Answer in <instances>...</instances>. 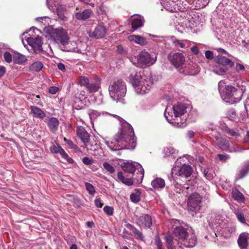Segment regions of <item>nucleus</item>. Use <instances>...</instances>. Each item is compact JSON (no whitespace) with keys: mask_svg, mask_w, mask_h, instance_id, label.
<instances>
[{"mask_svg":"<svg viewBox=\"0 0 249 249\" xmlns=\"http://www.w3.org/2000/svg\"><path fill=\"white\" fill-rule=\"evenodd\" d=\"M122 124L120 131L114 137V141H105L106 145L112 151L120 149H133L136 146V138L131 125L117 115H112Z\"/></svg>","mask_w":249,"mask_h":249,"instance_id":"nucleus-1","label":"nucleus"},{"mask_svg":"<svg viewBox=\"0 0 249 249\" xmlns=\"http://www.w3.org/2000/svg\"><path fill=\"white\" fill-rule=\"evenodd\" d=\"M161 4L166 10L170 12L180 11L181 12L180 18L178 19V22L181 24L183 27H190V22L192 20H190V18L187 16V18H184L183 16L185 17L186 12H187V16L190 17L191 15L189 14V9L191 8V4L189 0H160Z\"/></svg>","mask_w":249,"mask_h":249,"instance_id":"nucleus-2","label":"nucleus"},{"mask_svg":"<svg viewBox=\"0 0 249 249\" xmlns=\"http://www.w3.org/2000/svg\"><path fill=\"white\" fill-rule=\"evenodd\" d=\"M190 108L182 103H178L172 107H167L164 111V116L167 121L174 126L183 128L186 125V119L178 121V118L187 113Z\"/></svg>","mask_w":249,"mask_h":249,"instance_id":"nucleus-3","label":"nucleus"},{"mask_svg":"<svg viewBox=\"0 0 249 249\" xmlns=\"http://www.w3.org/2000/svg\"><path fill=\"white\" fill-rule=\"evenodd\" d=\"M188 228L183 226H177L173 231V235L174 239L178 244L187 248H193L196 244V238L195 235L189 234Z\"/></svg>","mask_w":249,"mask_h":249,"instance_id":"nucleus-4","label":"nucleus"},{"mask_svg":"<svg viewBox=\"0 0 249 249\" xmlns=\"http://www.w3.org/2000/svg\"><path fill=\"white\" fill-rule=\"evenodd\" d=\"M52 36L62 45V50L66 52H76L77 42L69 41V37L65 30L62 28L54 29Z\"/></svg>","mask_w":249,"mask_h":249,"instance_id":"nucleus-5","label":"nucleus"},{"mask_svg":"<svg viewBox=\"0 0 249 249\" xmlns=\"http://www.w3.org/2000/svg\"><path fill=\"white\" fill-rule=\"evenodd\" d=\"M109 96L114 101H118L125 95L126 92V85L122 80L113 79L108 87Z\"/></svg>","mask_w":249,"mask_h":249,"instance_id":"nucleus-6","label":"nucleus"},{"mask_svg":"<svg viewBox=\"0 0 249 249\" xmlns=\"http://www.w3.org/2000/svg\"><path fill=\"white\" fill-rule=\"evenodd\" d=\"M237 89L232 86L227 85L222 81L219 82V92L223 100L232 104L239 100L237 96Z\"/></svg>","mask_w":249,"mask_h":249,"instance_id":"nucleus-7","label":"nucleus"},{"mask_svg":"<svg viewBox=\"0 0 249 249\" xmlns=\"http://www.w3.org/2000/svg\"><path fill=\"white\" fill-rule=\"evenodd\" d=\"M185 159H186V157L184 156L178 158L176 160L172 169V176L175 175L181 177L187 178L192 175L193 169L190 165L186 163Z\"/></svg>","mask_w":249,"mask_h":249,"instance_id":"nucleus-8","label":"nucleus"},{"mask_svg":"<svg viewBox=\"0 0 249 249\" xmlns=\"http://www.w3.org/2000/svg\"><path fill=\"white\" fill-rule=\"evenodd\" d=\"M156 55H152L148 52L145 51L141 52L137 57L130 58V61L132 63L137 67L152 65L156 62Z\"/></svg>","mask_w":249,"mask_h":249,"instance_id":"nucleus-9","label":"nucleus"},{"mask_svg":"<svg viewBox=\"0 0 249 249\" xmlns=\"http://www.w3.org/2000/svg\"><path fill=\"white\" fill-rule=\"evenodd\" d=\"M189 1H190V2H191V0H189ZM209 2V0H194L193 2V5H192V4L191 3H190L191 4V8L189 9V11L188 12L189 13V14H190L191 16L190 17H189V16L188 15V17L190 18V20H192L191 23L190 22V24H191L190 27V26L189 27H183V26L181 25V23H179L178 22V19L180 18V15H181V12L180 11H178L175 12V13H176V17L177 18L176 22L178 24V25H179L181 27H182L183 28H192V27L194 26V23L195 22V20H194V17H193V12L191 10L192 9H199L201 8H203L208 4ZM185 13H186L185 17L183 16V17L184 18H187V12H186Z\"/></svg>","mask_w":249,"mask_h":249,"instance_id":"nucleus-10","label":"nucleus"},{"mask_svg":"<svg viewBox=\"0 0 249 249\" xmlns=\"http://www.w3.org/2000/svg\"><path fill=\"white\" fill-rule=\"evenodd\" d=\"M122 168L123 170L130 174H133L136 171V169L140 173V176L138 181H142L144 177V169L142 166L138 162H133L132 161H127L124 162L122 165Z\"/></svg>","mask_w":249,"mask_h":249,"instance_id":"nucleus-11","label":"nucleus"},{"mask_svg":"<svg viewBox=\"0 0 249 249\" xmlns=\"http://www.w3.org/2000/svg\"><path fill=\"white\" fill-rule=\"evenodd\" d=\"M202 197L198 193H193L188 197L187 206L190 211L196 213L202 207Z\"/></svg>","mask_w":249,"mask_h":249,"instance_id":"nucleus-12","label":"nucleus"},{"mask_svg":"<svg viewBox=\"0 0 249 249\" xmlns=\"http://www.w3.org/2000/svg\"><path fill=\"white\" fill-rule=\"evenodd\" d=\"M169 61L176 69L179 72L185 62V58L184 55L180 53H171L168 56Z\"/></svg>","mask_w":249,"mask_h":249,"instance_id":"nucleus-13","label":"nucleus"},{"mask_svg":"<svg viewBox=\"0 0 249 249\" xmlns=\"http://www.w3.org/2000/svg\"><path fill=\"white\" fill-rule=\"evenodd\" d=\"M152 84L153 82L150 76H143V80H141L135 91L138 94H144L149 91Z\"/></svg>","mask_w":249,"mask_h":249,"instance_id":"nucleus-14","label":"nucleus"},{"mask_svg":"<svg viewBox=\"0 0 249 249\" xmlns=\"http://www.w3.org/2000/svg\"><path fill=\"white\" fill-rule=\"evenodd\" d=\"M179 72L188 75H195L199 71L197 65L192 62H185Z\"/></svg>","mask_w":249,"mask_h":249,"instance_id":"nucleus-15","label":"nucleus"},{"mask_svg":"<svg viewBox=\"0 0 249 249\" xmlns=\"http://www.w3.org/2000/svg\"><path fill=\"white\" fill-rule=\"evenodd\" d=\"M50 150L53 154H59L62 158L65 160L68 163L72 164L74 162L73 159L69 157V155L59 144H53L50 148Z\"/></svg>","mask_w":249,"mask_h":249,"instance_id":"nucleus-16","label":"nucleus"},{"mask_svg":"<svg viewBox=\"0 0 249 249\" xmlns=\"http://www.w3.org/2000/svg\"><path fill=\"white\" fill-rule=\"evenodd\" d=\"M234 66V63L225 56L219 54V72L224 73Z\"/></svg>","mask_w":249,"mask_h":249,"instance_id":"nucleus-17","label":"nucleus"},{"mask_svg":"<svg viewBox=\"0 0 249 249\" xmlns=\"http://www.w3.org/2000/svg\"><path fill=\"white\" fill-rule=\"evenodd\" d=\"M26 40L35 53H39L42 51V40L41 37L37 36L36 38L27 37Z\"/></svg>","mask_w":249,"mask_h":249,"instance_id":"nucleus-18","label":"nucleus"},{"mask_svg":"<svg viewBox=\"0 0 249 249\" xmlns=\"http://www.w3.org/2000/svg\"><path fill=\"white\" fill-rule=\"evenodd\" d=\"M143 76H146L144 75L142 72L132 71L129 76L128 77V80L129 82L132 84L135 90L139 85L141 80H143Z\"/></svg>","mask_w":249,"mask_h":249,"instance_id":"nucleus-19","label":"nucleus"},{"mask_svg":"<svg viewBox=\"0 0 249 249\" xmlns=\"http://www.w3.org/2000/svg\"><path fill=\"white\" fill-rule=\"evenodd\" d=\"M107 32V29L103 23L98 24L94 28L93 32H89V36L90 37H94L96 39L103 38Z\"/></svg>","mask_w":249,"mask_h":249,"instance_id":"nucleus-20","label":"nucleus"},{"mask_svg":"<svg viewBox=\"0 0 249 249\" xmlns=\"http://www.w3.org/2000/svg\"><path fill=\"white\" fill-rule=\"evenodd\" d=\"M77 135L86 146L89 145L90 135L84 127L78 126L77 127Z\"/></svg>","mask_w":249,"mask_h":249,"instance_id":"nucleus-21","label":"nucleus"},{"mask_svg":"<svg viewBox=\"0 0 249 249\" xmlns=\"http://www.w3.org/2000/svg\"><path fill=\"white\" fill-rule=\"evenodd\" d=\"M136 223L142 228H150L152 224L151 216L148 214H143L139 217Z\"/></svg>","mask_w":249,"mask_h":249,"instance_id":"nucleus-22","label":"nucleus"},{"mask_svg":"<svg viewBox=\"0 0 249 249\" xmlns=\"http://www.w3.org/2000/svg\"><path fill=\"white\" fill-rule=\"evenodd\" d=\"M249 234L248 232H242L241 233L237 240V243L241 249H247L249 243Z\"/></svg>","mask_w":249,"mask_h":249,"instance_id":"nucleus-23","label":"nucleus"},{"mask_svg":"<svg viewBox=\"0 0 249 249\" xmlns=\"http://www.w3.org/2000/svg\"><path fill=\"white\" fill-rule=\"evenodd\" d=\"M47 124L49 130L53 133H55L58 129L59 121L55 117H51L48 120H44Z\"/></svg>","mask_w":249,"mask_h":249,"instance_id":"nucleus-24","label":"nucleus"},{"mask_svg":"<svg viewBox=\"0 0 249 249\" xmlns=\"http://www.w3.org/2000/svg\"><path fill=\"white\" fill-rule=\"evenodd\" d=\"M30 109L34 118L43 119L46 116L45 112L36 106H30Z\"/></svg>","mask_w":249,"mask_h":249,"instance_id":"nucleus-25","label":"nucleus"},{"mask_svg":"<svg viewBox=\"0 0 249 249\" xmlns=\"http://www.w3.org/2000/svg\"><path fill=\"white\" fill-rule=\"evenodd\" d=\"M151 185L153 189L159 190L162 189L165 187V182L163 178L157 177L151 181Z\"/></svg>","mask_w":249,"mask_h":249,"instance_id":"nucleus-26","label":"nucleus"},{"mask_svg":"<svg viewBox=\"0 0 249 249\" xmlns=\"http://www.w3.org/2000/svg\"><path fill=\"white\" fill-rule=\"evenodd\" d=\"M167 38L170 40L172 43L177 48H185L186 44L188 42L187 40H178L176 39L174 36H168Z\"/></svg>","mask_w":249,"mask_h":249,"instance_id":"nucleus-27","label":"nucleus"},{"mask_svg":"<svg viewBox=\"0 0 249 249\" xmlns=\"http://www.w3.org/2000/svg\"><path fill=\"white\" fill-rule=\"evenodd\" d=\"M143 17L140 15H137L134 17L132 20V27L134 29L140 28L143 25Z\"/></svg>","mask_w":249,"mask_h":249,"instance_id":"nucleus-28","label":"nucleus"},{"mask_svg":"<svg viewBox=\"0 0 249 249\" xmlns=\"http://www.w3.org/2000/svg\"><path fill=\"white\" fill-rule=\"evenodd\" d=\"M128 40L130 41L134 42L137 44H140L141 45H145L147 44V41L146 39L139 35H131L128 36Z\"/></svg>","mask_w":249,"mask_h":249,"instance_id":"nucleus-29","label":"nucleus"},{"mask_svg":"<svg viewBox=\"0 0 249 249\" xmlns=\"http://www.w3.org/2000/svg\"><path fill=\"white\" fill-rule=\"evenodd\" d=\"M165 241L168 249H183L180 244L176 245L174 242L173 238L170 235L165 236Z\"/></svg>","mask_w":249,"mask_h":249,"instance_id":"nucleus-30","label":"nucleus"},{"mask_svg":"<svg viewBox=\"0 0 249 249\" xmlns=\"http://www.w3.org/2000/svg\"><path fill=\"white\" fill-rule=\"evenodd\" d=\"M100 88V85L98 82L91 80L86 87V89L89 93H91L97 92Z\"/></svg>","mask_w":249,"mask_h":249,"instance_id":"nucleus-31","label":"nucleus"},{"mask_svg":"<svg viewBox=\"0 0 249 249\" xmlns=\"http://www.w3.org/2000/svg\"><path fill=\"white\" fill-rule=\"evenodd\" d=\"M56 13L58 18L61 20H65L67 18V10L66 6L62 5H58L56 9Z\"/></svg>","mask_w":249,"mask_h":249,"instance_id":"nucleus-32","label":"nucleus"},{"mask_svg":"<svg viewBox=\"0 0 249 249\" xmlns=\"http://www.w3.org/2000/svg\"><path fill=\"white\" fill-rule=\"evenodd\" d=\"M91 14V11L90 10L86 9L82 12H77L75 14V18L78 20H86L89 18Z\"/></svg>","mask_w":249,"mask_h":249,"instance_id":"nucleus-33","label":"nucleus"},{"mask_svg":"<svg viewBox=\"0 0 249 249\" xmlns=\"http://www.w3.org/2000/svg\"><path fill=\"white\" fill-rule=\"evenodd\" d=\"M109 114L107 112H100L96 110L93 109H89L88 111V115L89 117V118L92 122L93 121L95 120L98 117L100 116L101 115H109Z\"/></svg>","mask_w":249,"mask_h":249,"instance_id":"nucleus-34","label":"nucleus"},{"mask_svg":"<svg viewBox=\"0 0 249 249\" xmlns=\"http://www.w3.org/2000/svg\"><path fill=\"white\" fill-rule=\"evenodd\" d=\"M221 129L224 133L233 137L239 136V133L235 129L230 128L227 125H224L221 126Z\"/></svg>","mask_w":249,"mask_h":249,"instance_id":"nucleus-35","label":"nucleus"},{"mask_svg":"<svg viewBox=\"0 0 249 249\" xmlns=\"http://www.w3.org/2000/svg\"><path fill=\"white\" fill-rule=\"evenodd\" d=\"M126 227L129 229L134 233L137 238L140 240H142L143 235L141 232H140L136 228L129 223H127L125 225Z\"/></svg>","mask_w":249,"mask_h":249,"instance_id":"nucleus-36","label":"nucleus"},{"mask_svg":"<svg viewBox=\"0 0 249 249\" xmlns=\"http://www.w3.org/2000/svg\"><path fill=\"white\" fill-rule=\"evenodd\" d=\"M117 178L118 179L124 184L128 186L132 185L133 181L131 178H125L122 172H118L117 173Z\"/></svg>","mask_w":249,"mask_h":249,"instance_id":"nucleus-37","label":"nucleus"},{"mask_svg":"<svg viewBox=\"0 0 249 249\" xmlns=\"http://www.w3.org/2000/svg\"><path fill=\"white\" fill-rule=\"evenodd\" d=\"M13 61L16 64H21L25 62L27 59L25 55L20 53H17L14 56Z\"/></svg>","mask_w":249,"mask_h":249,"instance_id":"nucleus-38","label":"nucleus"},{"mask_svg":"<svg viewBox=\"0 0 249 249\" xmlns=\"http://www.w3.org/2000/svg\"><path fill=\"white\" fill-rule=\"evenodd\" d=\"M232 195L235 200L241 202H244L245 200V197L243 194L237 189H235L232 191Z\"/></svg>","mask_w":249,"mask_h":249,"instance_id":"nucleus-39","label":"nucleus"},{"mask_svg":"<svg viewBox=\"0 0 249 249\" xmlns=\"http://www.w3.org/2000/svg\"><path fill=\"white\" fill-rule=\"evenodd\" d=\"M43 67V65L40 61H36L33 63L30 66V70L32 71L38 72L41 71Z\"/></svg>","mask_w":249,"mask_h":249,"instance_id":"nucleus-40","label":"nucleus"},{"mask_svg":"<svg viewBox=\"0 0 249 249\" xmlns=\"http://www.w3.org/2000/svg\"><path fill=\"white\" fill-rule=\"evenodd\" d=\"M76 53L84 54L86 53V50L87 48V45L84 42L78 41V42H77V45L76 46Z\"/></svg>","mask_w":249,"mask_h":249,"instance_id":"nucleus-41","label":"nucleus"},{"mask_svg":"<svg viewBox=\"0 0 249 249\" xmlns=\"http://www.w3.org/2000/svg\"><path fill=\"white\" fill-rule=\"evenodd\" d=\"M249 171V161L246 162L243 168L240 170L238 175V178L241 179L245 177Z\"/></svg>","mask_w":249,"mask_h":249,"instance_id":"nucleus-42","label":"nucleus"},{"mask_svg":"<svg viewBox=\"0 0 249 249\" xmlns=\"http://www.w3.org/2000/svg\"><path fill=\"white\" fill-rule=\"evenodd\" d=\"M77 81L81 86H83L86 88L91 80L86 76H81L78 77Z\"/></svg>","mask_w":249,"mask_h":249,"instance_id":"nucleus-43","label":"nucleus"},{"mask_svg":"<svg viewBox=\"0 0 249 249\" xmlns=\"http://www.w3.org/2000/svg\"><path fill=\"white\" fill-rule=\"evenodd\" d=\"M230 144L228 140L221 139L219 141V148L223 150H227L229 148Z\"/></svg>","mask_w":249,"mask_h":249,"instance_id":"nucleus-44","label":"nucleus"},{"mask_svg":"<svg viewBox=\"0 0 249 249\" xmlns=\"http://www.w3.org/2000/svg\"><path fill=\"white\" fill-rule=\"evenodd\" d=\"M236 114L234 109L228 110L225 113V117L230 120L233 121L236 118Z\"/></svg>","mask_w":249,"mask_h":249,"instance_id":"nucleus-45","label":"nucleus"},{"mask_svg":"<svg viewBox=\"0 0 249 249\" xmlns=\"http://www.w3.org/2000/svg\"><path fill=\"white\" fill-rule=\"evenodd\" d=\"M141 194V191L139 190H136V192L132 193L131 194L130 197L131 200L133 202L137 203L139 202L140 200V195Z\"/></svg>","mask_w":249,"mask_h":249,"instance_id":"nucleus-46","label":"nucleus"},{"mask_svg":"<svg viewBox=\"0 0 249 249\" xmlns=\"http://www.w3.org/2000/svg\"><path fill=\"white\" fill-rule=\"evenodd\" d=\"M103 166L104 169H106L109 173L112 174L115 172V169L114 167L108 162H104L103 164Z\"/></svg>","mask_w":249,"mask_h":249,"instance_id":"nucleus-47","label":"nucleus"},{"mask_svg":"<svg viewBox=\"0 0 249 249\" xmlns=\"http://www.w3.org/2000/svg\"><path fill=\"white\" fill-rule=\"evenodd\" d=\"M175 149L172 147H166L164 149V156L169 157L175 153Z\"/></svg>","mask_w":249,"mask_h":249,"instance_id":"nucleus-48","label":"nucleus"},{"mask_svg":"<svg viewBox=\"0 0 249 249\" xmlns=\"http://www.w3.org/2000/svg\"><path fill=\"white\" fill-rule=\"evenodd\" d=\"M85 186L87 191L90 195H93L94 194L95 191L94 187L92 184L89 183H86Z\"/></svg>","mask_w":249,"mask_h":249,"instance_id":"nucleus-49","label":"nucleus"},{"mask_svg":"<svg viewBox=\"0 0 249 249\" xmlns=\"http://www.w3.org/2000/svg\"><path fill=\"white\" fill-rule=\"evenodd\" d=\"M103 210L108 215H112L113 214L114 210L112 207L106 206L104 207Z\"/></svg>","mask_w":249,"mask_h":249,"instance_id":"nucleus-50","label":"nucleus"},{"mask_svg":"<svg viewBox=\"0 0 249 249\" xmlns=\"http://www.w3.org/2000/svg\"><path fill=\"white\" fill-rule=\"evenodd\" d=\"M64 141L68 145L70 148L75 150L77 148L76 145L74 144L71 140L65 138L64 139Z\"/></svg>","mask_w":249,"mask_h":249,"instance_id":"nucleus-51","label":"nucleus"},{"mask_svg":"<svg viewBox=\"0 0 249 249\" xmlns=\"http://www.w3.org/2000/svg\"><path fill=\"white\" fill-rule=\"evenodd\" d=\"M148 35L149 36H153V37H156V39H155L154 40H155V41H156L157 42H164L166 40H169L167 38V36L163 37V36H155V35H152L151 34H148Z\"/></svg>","mask_w":249,"mask_h":249,"instance_id":"nucleus-52","label":"nucleus"},{"mask_svg":"<svg viewBox=\"0 0 249 249\" xmlns=\"http://www.w3.org/2000/svg\"><path fill=\"white\" fill-rule=\"evenodd\" d=\"M50 18L47 16H43L41 17H38L36 18V20L37 21L41 22L43 23V21H44L45 22L43 23V24L44 25H46L47 24H48L49 23L47 22V21L49 20Z\"/></svg>","mask_w":249,"mask_h":249,"instance_id":"nucleus-53","label":"nucleus"},{"mask_svg":"<svg viewBox=\"0 0 249 249\" xmlns=\"http://www.w3.org/2000/svg\"><path fill=\"white\" fill-rule=\"evenodd\" d=\"M3 56H4V60L6 62L10 63L12 62V56L11 54L10 53H9L8 52H5L4 53Z\"/></svg>","mask_w":249,"mask_h":249,"instance_id":"nucleus-54","label":"nucleus"},{"mask_svg":"<svg viewBox=\"0 0 249 249\" xmlns=\"http://www.w3.org/2000/svg\"><path fill=\"white\" fill-rule=\"evenodd\" d=\"M196 112L192 110L190 114L188 115V120L190 121H194L196 119Z\"/></svg>","mask_w":249,"mask_h":249,"instance_id":"nucleus-55","label":"nucleus"},{"mask_svg":"<svg viewBox=\"0 0 249 249\" xmlns=\"http://www.w3.org/2000/svg\"><path fill=\"white\" fill-rule=\"evenodd\" d=\"M82 162L86 165H89L94 163V160L88 157H84L82 159Z\"/></svg>","mask_w":249,"mask_h":249,"instance_id":"nucleus-56","label":"nucleus"},{"mask_svg":"<svg viewBox=\"0 0 249 249\" xmlns=\"http://www.w3.org/2000/svg\"><path fill=\"white\" fill-rule=\"evenodd\" d=\"M205 55L206 58L208 60H212L213 58L214 54L211 51H206L205 52Z\"/></svg>","mask_w":249,"mask_h":249,"instance_id":"nucleus-57","label":"nucleus"},{"mask_svg":"<svg viewBox=\"0 0 249 249\" xmlns=\"http://www.w3.org/2000/svg\"><path fill=\"white\" fill-rule=\"evenodd\" d=\"M236 217L238 220L242 223H245V218L243 213L238 212L236 214Z\"/></svg>","mask_w":249,"mask_h":249,"instance_id":"nucleus-58","label":"nucleus"},{"mask_svg":"<svg viewBox=\"0 0 249 249\" xmlns=\"http://www.w3.org/2000/svg\"><path fill=\"white\" fill-rule=\"evenodd\" d=\"M155 242L157 246L158 249H162V244L161 240L159 236H156L155 237Z\"/></svg>","mask_w":249,"mask_h":249,"instance_id":"nucleus-59","label":"nucleus"},{"mask_svg":"<svg viewBox=\"0 0 249 249\" xmlns=\"http://www.w3.org/2000/svg\"><path fill=\"white\" fill-rule=\"evenodd\" d=\"M59 90V88L57 87L52 86L49 89V92L52 94H55Z\"/></svg>","mask_w":249,"mask_h":249,"instance_id":"nucleus-60","label":"nucleus"},{"mask_svg":"<svg viewBox=\"0 0 249 249\" xmlns=\"http://www.w3.org/2000/svg\"><path fill=\"white\" fill-rule=\"evenodd\" d=\"M204 176L209 180H211L213 178V174L209 173L208 169H205L203 171Z\"/></svg>","mask_w":249,"mask_h":249,"instance_id":"nucleus-61","label":"nucleus"},{"mask_svg":"<svg viewBox=\"0 0 249 249\" xmlns=\"http://www.w3.org/2000/svg\"><path fill=\"white\" fill-rule=\"evenodd\" d=\"M230 156L227 154H219V160L221 161H226L227 160L229 159Z\"/></svg>","mask_w":249,"mask_h":249,"instance_id":"nucleus-62","label":"nucleus"},{"mask_svg":"<svg viewBox=\"0 0 249 249\" xmlns=\"http://www.w3.org/2000/svg\"><path fill=\"white\" fill-rule=\"evenodd\" d=\"M94 202L95 206L98 208H102L103 206V203L102 202L101 199L100 198L96 197Z\"/></svg>","mask_w":249,"mask_h":249,"instance_id":"nucleus-63","label":"nucleus"},{"mask_svg":"<svg viewBox=\"0 0 249 249\" xmlns=\"http://www.w3.org/2000/svg\"><path fill=\"white\" fill-rule=\"evenodd\" d=\"M175 187V191L177 193H180V191L182 190V186L180 184L178 183V182H175L174 183Z\"/></svg>","mask_w":249,"mask_h":249,"instance_id":"nucleus-64","label":"nucleus"}]
</instances>
